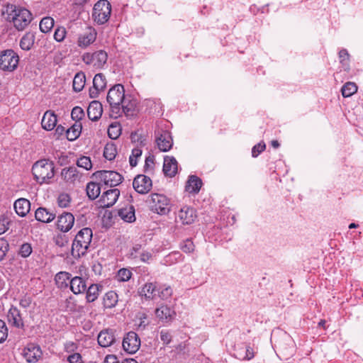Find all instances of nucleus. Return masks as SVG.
<instances>
[{"instance_id": "1", "label": "nucleus", "mask_w": 363, "mask_h": 363, "mask_svg": "<svg viewBox=\"0 0 363 363\" xmlns=\"http://www.w3.org/2000/svg\"><path fill=\"white\" fill-rule=\"evenodd\" d=\"M3 13L8 15L6 18L12 21L15 28L18 30H24L32 21V14L28 9H17L13 4L6 5Z\"/></svg>"}, {"instance_id": "2", "label": "nucleus", "mask_w": 363, "mask_h": 363, "mask_svg": "<svg viewBox=\"0 0 363 363\" xmlns=\"http://www.w3.org/2000/svg\"><path fill=\"white\" fill-rule=\"evenodd\" d=\"M92 239L91 228H84L76 235L72 245V255L74 257H80L86 254Z\"/></svg>"}, {"instance_id": "3", "label": "nucleus", "mask_w": 363, "mask_h": 363, "mask_svg": "<svg viewBox=\"0 0 363 363\" xmlns=\"http://www.w3.org/2000/svg\"><path fill=\"white\" fill-rule=\"evenodd\" d=\"M54 164L47 160H41L36 162L32 168V172L35 180L42 183H48L55 175Z\"/></svg>"}, {"instance_id": "4", "label": "nucleus", "mask_w": 363, "mask_h": 363, "mask_svg": "<svg viewBox=\"0 0 363 363\" xmlns=\"http://www.w3.org/2000/svg\"><path fill=\"white\" fill-rule=\"evenodd\" d=\"M111 6L107 0H99L94 6L92 18L95 22L102 25L110 18Z\"/></svg>"}, {"instance_id": "5", "label": "nucleus", "mask_w": 363, "mask_h": 363, "mask_svg": "<svg viewBox=\"0 0 363 363\" xmlns=\"http://www.w3.org/2000/svg\"><path fill=\"white\" fill-rule=\"evenodd\" d=\"M125 96L124 87L121 84H116L108 92L106 100L109 104L112 111L119 113L121 104L123 103Z\"/></svg>"}, {"instance_id": "6", "label": "nucleus", "mask_w": 363, "mask_h": 363, "mask_svg": "<svg viewBox=\"0 0 363 363\" xmlns=\"http://www.w3.org/2000/svg\"><path fill=\"white\" fill-rule=\"evenodd\" d=\"M108 60V55L104 50H100L94 52H86L82 55V61L96 69L104 67Z\"/></svg>"}, {"instance_id": "7", "label": "nucleus", "mask_w": 363, "mask_h": 363, "mask_svg": "<svg viewBox=\"0 0 363 363\" xmlns=\"http://www.w3.org/2000/svg\"><path fill=\"white\" fill-rule=\"evenodd\" d=\"M19 57L13 50H3L0 53V68L2 70L13 72L18 65Z\"/></svg>"}, {"instance_id": "8", "label": "nucleus", "mask_w": 363, "mask_h": 363, "mask_svg": "<svg viewBox=\"0 0 363 363\" xmlns=\"http://www.w3.org/2000/svg\"><path fill=\"white\" fill-rule=\"evenodd\" d=\"M149 204L151 210L158 214L164 215L169 211V199L163 194H152Z\"/></svg>"}, {"instance_id": "9", "label": "nucleus", "mask_w": 363, "mask_h": 363, "mask_svg": "<svg viewBox=\"0 0 363 363\" xmlns=\"http://www.w3.org/2000/svg\"><path fill=\"white\" fill-rule=\"evenodd\" d=\"M93 177L109 186H116L121 183L123 177L115 171L101 170L93 174Z\"/></svg>"}, {"instance_id": "10", "label": "nucleus", "mask_w": 363, "mask_h": 363, "mask_svg": "<svg viewBox=\"0 0 363 363\" xmlns=\"http://www.w3.org/2000/svg\"><path fill=\"white\" fill-rule=\"evenodd\" d=\"M122 345L125 352L134 354L140 347V339L135 332L130 331L124 337Z\"/></svg>"}, {"instance_id": "11", "label": "nucleus", "mask_w": 363, "mask_h": 363, "mask_svg": "<svg viewBox=\"0 0 363 363\" xmlns=\"http://www.w3.org/2000/svg\"><path fill=\"white\" fill-rule=\"evenodd\" d=\"M96 38V32L91 27H86L84 30L79 35L77 45L82 48H86L92 44Z\"/></svg>"}, {"instance_id": "12", "label": "nucleus", "mask_w": 363, "mask_h": 363, "mask_svg": "<svg viewBox=\"0 0 363 363\" xmlns=\"http://www.w3.org/2000/svg\"><path fill=\"white\" fill-rule=\"evenodd\" d=\"M134 189L139 194H147L152 187V180L145 175H138L133 182Z\"/></svg>"}, {"instance_id": "13", "label": "nucleus", "mask_w": 363, "mask_h": 363, "mask_svg": "<svg viewBox=\"0 0 363 363\" xmlns=\"http://www.w3.org/2000/svg\"><path fill=\"white\" fill-rule=\"evenodd\" d=\"M119 195L120 191L118 189L105 191L99 201L100 207L109 208L112 206L116 202Z\"/></svg>"}, {"instance_id": "14", "label": "nucleus", "mask_w": 363, "mask_h": 363, "mask_svg": "<svg viewBox=\"0 0 363 363\" xmlns=\"http://www.w3.org/2000/svg\"><path fill=\"white\" fill-rule=\"evenodd\" d=\"M155 315L162 323H169L174 319L176 312L173 308L166 305H161L155 309Z\"/></svg>"}, {"instance_id": "15", "label": "nucleus", "mask_w": 363, "mask_h": 363, "mask_svg": "<svg viewBox=\"0 0 363 363\" xmlns=\"http://www.w3.org/2000/svg\"><path fill=\"white\" fill-rule=\"evenodd\" d=\"M106 86V79L102 73L96 74L93 79V87L89 89L91 98H96Z\"/></svg>"}, {"instance_id": "16", "label": "nucleus", "mask_w": 363, "mask_h": 363, "mask_svg": "<svg viewBox=\"0 0 363 363\" xmlns=\"http://www.w3.org/2000/svg\"><path fill=\"white\" fill-rule=\"evenodd\" d=\"M74 223V217L71 213H63L58 216L57 227L60 231L68 232Z\"/></svg>"}, {"instance_id": "17", "label": "nucleus", "mask_w": 363, "mask_h": 363, "mask_svg": "<svg viewBox=\"0 0 363 363\" xmlns=\"http://www.w3.org/2000/svg\"><path fill=\"white\" fill-rule=\"evenodd\" d=\"M156 143L160 151L167 152L169 150L172 146V139L170 133L167 131L158 132Z\"/></svg>"}, {"instance_id": "18", "label": "nucleus", "mask_w": 363, "mask_h": 363, "mask_svg": "<svg viewBox=\"0 0 363 363\" xmlns=\"http://www.w3.org/2000/svg\"><path fill=\"white\" fill-rule=\"evenodd\" d=\"M98 343L100 346L103 347H107L112 345L115 340L116 337L114 335V333L112 330L106 329L101 330L98 335Z\"/></svg>"}, {"instance_id": "19", "label": "nucleus", "mask_w": 363, "mask_h": 363, "mask_svg": "<svg viewBox=\"0 0 363 363\" xmlns=\"http://www.w3.org/2000/svg\"><path fill=\"white\" fill-rule=\"evenodd\" d=\"M196 211L189 206L182 208L178 213V218L183 224H191L196 219Z\"/></svg>"}, {"instance_id": "20", "label": "nucleus", "mask_w": 363, "mask_h": 363, "mask_svg": "<svg viewBox=\"0 0 363 363\" xmlns=\"http://www.w3.org/2000/svg\"><path fill=\"white\" fill-rule=\"evenodd\" d=\"M23 355L28 362H37L42 355V351L39 346L30 344L24 350Z\"/></svg>"}, {"instance_id": "21", "label": "nucleus", "mask_w": 363, "mask_h": 363, "mask_svg": "<svg viewBox=\"0 0 363 363\" xmlns=\"http://www.w3.org/2000/svg\"><path fill=\"white\" fill-rule=\"evenodd\" d=\"M177 162L174 157L166 156L164 158L163 172L169 177H173L177 172Z\"/></svg>"}, {"instance_id": "22", "label": "nucleus", "mask_w": 363, "mask_h": 363, "mask_svg": "<svg viewBox=\"0 0 363 363\" xmlns=\"http://www.w3.org/2000/svg\"><path fill=\"white\" fill-rule=\"evenodd\" d=\"M8 321L16 328L23 326L22 314L20 311L14 306H11L7 314Z\"/></svg>"}, {"instance_id": "23", "label": "nucleus", "mask_w": 363, "mask_h": 363, "mask_svg": "<svg viewBox=\"0 0 363 363\" xmlns=\"http://www.w3.org/2000/svg\"><path fill=\"white\" fill-rule=\"evenodd\" d=\"M57 116L52 111H47L45 112L42 121V128L46 130H52L57 125Z\"/></svg>"}, {"instance_id": "24", "label": "nucleus", "mask_w": 363, "mask_h": 363, "mask_svg": "<svg viewBox=\"0 0 363 363\" xmlns=\"http://www.w3.org/2000/svg\"><path fill=\"white\" fill-rule=\"evenodd\" d=\"M102 105L98 101L91 102L87 108V115L90 120L96 121L99 119L102 115Z\"/></svg>"}, {"instance_id": "25", "label": "nucleus", "mask_w": 363, "mask_h": 363, "mask_svg": "<svg viewBox=\"0 0 363 363\" xmlns=\"http://www.w3.org/2000/svg\"><path fill=\"white\" fill-rule=\"evenodd\" d=\"M62 178L68 183H74L79 180L81 174L75 167H65L61 172Z\"/></svg>"}, {"instance_id": "26", "label": "nucleus", "mask_w": 363, "mask_h": 363, "mask_svg": "<svg viewBox=\"0 0 363 363\" xmlns=\"http://www.w3.org/2000/svg\"><path fill=\"white\" fill-rule=\"evenodd\" d=\"M37 220L42 223H50L55 218V213L43 207L38 208L35 213Z\"/></svg>"}, {"instance_id": "27", "label": "nucleus", "mask_w": 363, "mask_h": 363, "mask_svg": "<svg viewBox=\"0 0 363 363\" xmlns=\"http://www.w3.org/2000/svg\"><path fill=\"white\" fill-rule=\"evenodd\" d=\"M118 216L125 222L132 223L135 220V208L132 205H127L118 211Z\"/></svg>"}, {"instance_id": "28", "label": "nucleus", "mask_w": 363, "mask_h": 363, "mask_svg": "<svg viewBox=\"0 0 363 363\" xmlns=\"http://www.w3.org/2000/svg\"><path fill=\"white\" fill-rule=\"evenodd\" d=\"M69 287L74 294H82L86 289V281L80 277H72Z\"/></svg>"}, {"instance_id": "29", "label": "nucleus", "mask_w": 363, "mask_h": 363, "mask_svg": "<svg viewBox=\"0 0 363 363\" xmlns=\"http://www.w3.org/2000/svg\"><path fill=\"white\" fill-rule=\"evenodd\" d=\"M14 208L18 216L23 217L30 211V203L28 199H18L14 203Z\"/></svg>"}, {"instance_id": "30", "label": "nucleus", "mask_w": 363, "mask_h": 363, "mask_svg": "<svg viewBox=\"0 0 363 363\" xmlns=\"http://www.w3.org/2000/svg\"><path fill=\"white\" fill-rule=\"evenodd\" d=\"M122 112L127 117L133 116L135 114L136 102L130 99V97H125L123 103L121 104Z\"/></svg>"}, {"instance_id": "31", "label": "nucleus", "mask_w": 363, "mask_h": 363, "mask_svg": "<svg viewBox=\"0 0 363 363\" xmlns=\"http://www.w3.org/2000/svg\"><path fill=\"white\" fill-rule=\"evenodd\" d=\"M72 276L67 272H60L55 275V283L60 289H66L70 285Z\"/></svg>"}, {"instance_id": "32", "label": "nucleus", "mask_w": 363, "mask_h": 363, "mask_svg": "<svg viewBox=\"0 0 363 363\" xmlns=\"http://www.w3.org/2000/svg\"><path fill=\"white\" fill-rule=\"evenodd\" d=\"M202 185L201 180L196 176H190L186 185V190L189 193L196 194L199 191Z\"/></svg>"}, {"instance_id": "33", "label": "nucleus", "mask_w": 363, "mask_h": 363, "mask_svg": "<svg viewBox=\"0 0 363 363\" xmlns=\"http://www.w3.org/2000/svg\"><path fill=\"white\" fill-rule=\"evenodd\" d=\"M140 295L146 298L154 299L157 296V289L152 283H147L141 289Z\"/></svg>"}, {"instance_id": "34", "label": "nucleus", "mask_w": 363, "mask_h": 363, "mask_svg": "<svg viewBox=\"0 0 363 363\" xmlns=\"http://www.w3.org/2000/svg\"><path fill=\"white\" fill-rule=\"evenodd\" d=\"M82 129L80 122H75L69 128L66 130L67 140L70 141L75 140L81 134Z\"/></svg>"}, {"instance_id": "35", "label": "nucleus", "mask_w": 363, "mask_h": 363, "mask_svg": "<svg viewBox=\"0 0 363 363\" xmlns=\"http://www.w3.org/2000/svg\"><path fill=\"white\" fill-rule=\"evenodd\" d=\"M35 42V34L32 32L26 33L20 41V46L24 50H29Z\"/></svg>"}, {"instance_id": "36", "label": "nucleus", "mask_w": 363, "mask_h": 363, "mask_svg": "<svg viewBox=\"0 0 363 363\" xmlns=\"http://www.w3.org/2000/svg\"><path fill=\"white\" fill-rule=\"evenodd\" d=\"M86 194L91 200L96 199L101 192L99 184L96 182H89L86 185Z\"/></svg>"}, {"instance_id": "37", "label": "nucleus", "mask_w": 363, "mask_h": 363, "mask_svg": "<svg viewBox=\"0 0 363 363\" xmlns=\"http://www.w3.org/2000/svg\"><path fill=\"white\" fill-rule=\"evenodd\" d=\"M118 303V295L116 292L111 291L107 292L104 297V306L106 308H113Z\"/></svg>"}, {"instance_id": "38", "label": "nucleus", "mask_w": 363, "mask_h": 363, "mask_svg": "<svg viewBox=\"0 0 363 363\" xmlns=\"http://www.w3.org/2000/svg\"><path fill=\"white\" fill-rule=\"evenodd\" d=\"M85 82H86V77H85L84 73L78 72L77 74H76V75L74 76V79H73V84H72L73 89L76 92L81 91L85 85Z\"/></svg>"}, {"instance_id": "39", "label": "nucleus", "mask_w": 363, "mask_h": 363, "mask_svg": "<svg viewBox=\"0 0 363 363\" xmlns=\"http://www.w3.org/2000/svg\"><path fill=\"white\" fill-rule=\"evenodd\" d=\"M100 286L97 284H91L86 291V298L87 302H94L98 298Z\"/></svg>"}, {"instance_id": "40", "label": "nucleus", "mask_w": 363, "mask_h": 363, "mask_svg": "<svg viewBox=\"0 0 363 363\" xmlns=\"http://www.w3.org/2000/svg\"><path fill=\"white\" fill-rule=\"evenodd\" d=\"M117 154L116 146L115 144L110 143H107L104 147V156L108 160H113Z\"/></svg>"}, {"instance_id": "41", "label": "nucleus", "mask_w": 363, "mask_h": 363, "mask_svg": "<svg viewBox=\"0 0 363 363\" xmlns=\"http://www.w3.org/2000/svg\"><path fill=\"white\" fill-rule=\"evenodd\" d=\"M357 91V86L354 82H347L341 89L343 97H350Z\"/></svg>"}, {"instance_id": "42", "label": "nucleus", "mask_w": 363, "mask_h": 363, "mask_svg": "<svg viewBox=\"0 0 363 363\" xmlns=\"http://www.w3.org/2000/svg\"><path fill=\"white\" fill-rule=\"evenodd\" d=\"M54 26V20L51 17H45L40 22V30L43 33L49 32Z\"/></svg>"}, {"instance_id": "43", "label": "nucleus", "mask_w": 363, "mask_h": 363, "mask_svg": "<svg viewBox=\"0 0 363 363\" xmlns=\"http://www.w3.org/2000/svg\"><path fill=\"white\" fill-rule=\"evenodd\" d=\"M121 133V128L119 124L112 123L108 128V135L110 138L116 140Z\"/></svg>"}, {"instance_id": "44", "label": "nucleus", "mask_w": 363, "mask_h": 363, "mask_svg": "<svg viewBox=\"0 0 363 363\" xmlns=\"http://www.w3.org/2000/svg\"><path fill=\"white\" fill-rule=\"evenodd\" d=\"M71 201L69 195L67 193H62L57 198L58 206L61 208H67L69 206Z\"/></svg>"}, {"instance_id": "45", "label": "nucleus", "mask_w": 363, "mask_h": 363, "mask_svg": "<svg viewBox=\"0 0 363 363\" xmlns=\"http://www.w3.org/2000/svg\"><path fill=\"white\" fill-rule=\"evenodd\" d=\"M77 164L79 167H82L86 170H89L92 167L91 160L89 157L82 156L78 159Z\"/></svg>"}, {"instance_id": "46", "label": "nucleus", "mask_w": 363, "mask_h": 363, "mask_svg": "<svg viewBox=\"0 0 363 363\" xmlns=\"http://www.w3.org/2000/svg\"><path fill=\"white\" fill-rule=\"evenodd\" d=\"M71 116L75 122H79L84 117V110L79 106H75L72 111Z\"/></svg>"}, {"instance_id": "47", "label": "nucleus", "mask_w": 363, "mask_h": 363, "mask_svg": "<svg viewBox=\"0 0 363 363\" xmlns=\"http://www.w3.org/2000/svg\"><path fill=\"white\" fill-rule=\"evenodd\" d=\"M132 273L127 269H121L118 272L117 279L120 281H128L131 277Z\"/></svg>"}, {"instance_id": "48", "label": "nucleus", "mask_w": 363, "mask_h": 363, "mask_svg": "<svg viewBox=\"0 0 363 363\" xmlns=\"http://www.w3.org/2000/svg\"><path fill=\"white\" fill-rule=\"evenodd\" d=\"M172 295V289L170 286H166L157 289V296L163 300L169 298Z\"/></svg>"}, {"instance_id": "49", "label": "nucleus", "mask_w": 363, "mask_h": 363, "mask_svg": "<svg viewBox=\"0 0 363 363\" xmlns=\"http://www.w3.org/2000/svg\"><path fill=\"white\" fill-rule=\"evenodd\" d=\"M339 57L340 63H342L343 67H345V69H348L349 54L347 51L345 49L341 50L339 52Z\"/></svg>"}, {"instance_id": "50", "label": "nucleus", "mask_w": 363, "mask_h": 363, "mask_svg": "<svg viewBox=\"0 0 363 363\" xmlns=\"http://www.w3.org/2000/svg\"><path fill=\"white\" fill-rule=\"evenodd\" d=\"M8 336V328L5 322L0 319V343L4 342Z\"/></svg>"}, {"instance_id": "51", "label": "nucleus", "mask_w": 363, "mask_h": 363, "mask_svg": "<svg viewBox=\"0 0 363 363\" xmlns=\"http://www.w3.org/2000/svg\"><path fill=\"white\" fill-rule=\"evenodd\" d=\"M181 249L186 253H190L194 250V245L191 240L187 239L181 245Z\"/></svg>"}, {"instance_id": "52", "label": "nucleus", "mask_w": 363, "mask_h": 363, "mask_svg": "<svg viewBox=\"0 0 363 363\" xmlns=\"http://www.w3.org/2000/svg\"><path fill=\"white\" fill-rule=\"evenodd\" d=\"M9 250V244L4 238H0V261H1L6 255Z\"/></svg>"}, {"instance_id": "53", "label": "nucleus", "mask_w": 363, "mask_h": 363, "mask_svg": "<svg viewBox=\"0 0 363 363\" xmlns=\"http://www.w3.org/2000/svg\"><path fill=\"white\" fill-rule=\"evenodd\" d=\"M32 252V247L30 244L25 243L21 245L19 251V254L23 257H28Z\"/></svg>"}, {"instance_id": "54", "label": "nucleus", "mask_w": 363, "mask_h": 363, "mask_svg": "<svg viewBox=\"0 0 363 363\" xmlns=\"http://www.w3.org/2000/svg\"><path fill=\"white\" fill-rule=\"evenodd\" d=\"M66 35V30L64 28H58L55 30L54 33V38L57 42H62Z\"/></svg>"}, {"instance_id": "55", "label": "nucleus", "mask_w": 363, "mask_h": 363, "mask_svg": "<svg viewBox=\"0 0 363 363\" xmlns=\"http://www.w3.org/2000/svg\"><path fill=\"white\" fill-rule=\"evenodd\" d=\"M160 340L165 345H168L172 340V335L168 330H162L160 333Z\"/></svg>"}, {"instance_id": "56", "label": "nucleus", "mask_w": 363, "mask_h": 363, "mask_svg": "<svg viewBox=\"0 0 363 363\" xmlns=\"http://www.w3.org/2000/svg\"><path fill=\"white\" fill-rule=\"evenodd\" d=\"M265 147L266 146L264 143H259L257 145H255L252 150V157H257L259 153L264 150Z\"/></svg>"}, {"instance_id": "57", "label": "nucleus", "mask_w": 363, "mask_h": 363, "mask_svg": "<svg viewBox=\"0 0 363 363\" xmlns=\"http://www.w3.org/2000/svg\"><path fill=\"white\" fill-rule=\"evenodd\" d=\"M67 361L69 363H84L81 354L77 352L69 355Z\"/></svg>"}, {"instance_id": "58", "label": "nucleus", "mask_w": 363, "mask_h": 363, "mask_svg": "<svg viewBox=\"0 0 363 363\" xmlns=\"http://www.w3.org/2000/svg\"><path fill=\"white\" fill-rule=\"evenodd\" d=\"M255 356L254 350L250 346L246 347L245 355L242 357L244 360H250Z\"/></svg>"}, {"instance_id": "59", "label": "nucleus", "mask_w": 363, "mask_h": 363, "mask_svg": "<svg viewBox=\"0 0 363 363\" xmlns=\"http://www.w3.org/2000/svg\"><path fill=\"white\" fill-rule=\"evenodd\" d=\"M103 363H118L117 357L114 354L107 355Z\"/></svg>"}, {"instance_id": "60", "label": "nucleus", "mask_w": 363, "mask_h": 363, "mask_svg": "<svg viewBox=\"0 0 363 363\" xmlns=\"http://www.w3.org/2000/svg\"><path fill=\"white\" fill-rule=\"evenodd\" d=\"M154 164V159L152 157H148L145 160V168H152Z\"/></svg>"}, {"instance_id": "61", "label": "nucleus", "mask_w": 363, "mask_h": 363, "mask_svg": "<svg viewBox=\"0 0 363 363\" xmlns=\"http://www.w3.org/2000/svg\"><path fill=\"white\" fill-rule=\"evenodd\" d=\"M65 132V130L62 125H59L57 126V128L55 129V134L57 135V136H60V135H63Z\"/></svg>"}, {"instance_id": "62", "label": "nucleus", "mask_w": 363, "mask_h": 363, "mask_svg": "<svg viewBox=\"0 0 363 363\" xmlns=\"http://www.w3.org/2000/svg\"><path fill=\"white\" fill-rule=\"evenodd\" d=\"M142 155V150L138 149V148H135L132 150V154H131V157H140Z\"/></svg>"}, {"instance_id": "63", "label": "nucleus", "mask_w": 363, "mask_h": 363, "mask_svg": "<svg viewBox=\"0 0 363 363\" xmlns=\"http://www.w3.org/2000/svg\"><path fill=\"white\" fill-rule=\"evenodd\" d=\"M151 258V254L149 252H143L140 255V259L143 262H147Z\"/></svg>"}, {"instance_id": "64", "label": "nucleus", "mask_w": 363, "mask_h": 363, "mask_svg": "<svg viewBox=\"0 0 363 363\" xmlns=\"http://www.w3.org/2000/svg\"><path fill=\"white\" fill-rule=\"evenodd\" d=\"M7 230V227L4 224V221L0 220V235L4 233Z\"/></svg>"}]
</instances>
